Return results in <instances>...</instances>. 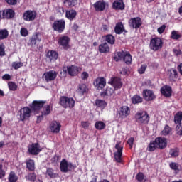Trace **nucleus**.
<instances>
[{
  "label": "nucleus",
  "instance_id": "1",
  "mask_svg": "<svg viewBox=\"0 0 182 182\" xmlns=\"http://www.w3.org/2000/svg\"><path fill=\"white\" fill-rule=\"evenodd\" d=\"M135 122L138 124H149L150 116L146 111L136 112L134 115Z\"/></svg>",
  "mask_w": 182,
  "mask_h": 182
},
{
  "label": "nucleus",
  "instance_id": "2",
  "mask_svg": "<svg viewBox=\"0 0 182 182\" xmlns=\"http://www.w3.org/2000/svg\"><path fill=\"white\" fill-rule=\"evenodd\" d=\"M59 105L64 109H73L75 107V100L73 97L61 96L59 99Z\"/></svg>",
  "mask_w": 182,
  "mask_h": 182
},
{
  "label": "nucleus",
  "instance_id": "3",
  "mask_svg": "<svg viewBox=\"0 0 182 182\" xmlns=\"http://www.w3.org/2000/svg\"><path fill=\"white\" fill-rule=\"evenodd\" d=\"M149 48L154 52H157V50L163 48V41L159 37L151 38L149 43Z\"/></svg>",
  "mask_w": 182,
  "mask_h": 182
},
{
  "label": "nucleus",
  "instance_id": "4",
  "mask_svg": "<svg viewBox=\"0 0 182 182\" xmlns=\"http://www.w3.org/2000/svg\"><path fill=\"white\" fill-rule=\"evenodd\" d=\"M46 104L45 100H33L31 104H29V107L34 113H39Z\"/></svg>",
  "mask_w": 182,
  "mask_h": 182
},
{
  "label": "nucleus",
  "instance_id": "5",
  "mask_svg": "<svg viewBox=\"0 0 182 182\" xmlns=\"http://www.w3.org/2000/svg\"><path fill=\"white\" fill-rule=\"evenodd\" d=\"M32 115V109L29 107H24L20 109V120L25 122L29 120Z\"/></svg>",
  "mask_w": 182,
  "mask_h": 182
},
{
  "label": "nucleus",
  "instance_id": "6",
  "mask_svg": "<svg viewBox=\"0 0 182 182\" xmlns=\"http://www.w3.org/2000/svg\"><path fill=\"white\" fill-rule=\"evenodd\" d=\"M65 26H66V22L64 19L55 21L52 25L53 29L58 33H62L65 31Z\"/></svg>",
  "mask_w": 182,
  "mask_h": 182
},
{
  "label": "nucleus",
  "instance_id": "7",
  "mask_svg": "<svg viewBox=\"0 0 182 182\" xmlns=\"http://www.w3.org/2000/svg\"><path fill=\"white\" fill-rule=\"evenodd\" d=\"M28 151L31 156H38V154L42 151V148L41 147V144H39V143H32L31 144L28 145Z\"/></svg>",
  "mask_w": 182,
  "mask_h": 182
},
{
  "label": "nucleus",
  "instance_id": "8",
  "mask_svg": "<svg viewBox=\"0 0 182 182\" xmlns=\"http://www.w3.org/2000/svg\"><path fill=\"white\" fill-rule=\"evenodd\" d=\"M129 28L132 29H139L141 25H143V21L140 17H134L129 20L128 21Z\"/></svg>",
  "mask_w": 182,
  "mask_h": 182
},
{
  "label": "nucleus",
  "instance_id": "9",
  "mask_svg": "<svg viewBox=\"0 0 182 182\" xmlns=\"http://www.w3.org/2000/svg\"><path fill=\"white\" fill-rule=\"evenodd\" d=\"M117 113L122 120L130 116V108L128 106L124 105L117 110Z\"/></svg>",
  "mask_w": 182,
  "mask_h": 182
},
{
  "label": "nucleus",
  "instance_id": "10",
  "mask_svg": "<svg viewBox=\"0 0 182 182\" xmlns=\"http://www.w3.org/2000/svg\"><path fill=\"white\" fill-rule=\"evenodd\" d=\"M15 16V11L12 9H6L0 11V19H12Z\"/></svg>",
  "mask_w": 182,
  "mask_h": 182
},
{
  "label": "nucleus",
  "instance_id": "11",
  "mask_svg": "<svg viewBox=\"0 0 182 182\" xmlns=\"http://www.w3.org/2000/svg\"><path fill=\"white\" fill-rule=\"evenodd\" d=\"M36 15L35 10H26L23 14V19L26 22H32L36 19Z\"/></svg>",
  "mask_w": 182,
  "mask_h": 182
},
{
  "label": "nucleus",
  "instance_id": "12",
  "mask_svg": "<svg viewBox=\"0 0 182 182\" xmlns=\"http://www.w3.org/2000/svg\"><path fill=\"white\" fill-rule=\"evenodd\" d=\"M69 42H70V38L68 36H63L58 38V44L62 46L64 50H68L70 48Z\"/></svg>",
  "mask_w": 182,
  "mask_h": 182
},
{
  "label": "nucleus",
  "instance_id": "13",
  "mask_svg": "<svg viewBox=\"0 0 182 182\" xmlns=\"http://www.w3.org/2000/svg\"><path fill=\"white\" fill-rule=\"evenodd\" d=\"M63 71L65 73H68L70 76H77L79 73V67L76 65H70L63 68Z\"/></svg>",
  "mask_w": 182,
  "mask_h": 182
},
{
  "label": "nucleus",
  "instance_id": "14",
  "mask_svg": "<svg viewBox=\"0 0 182 182\" xmlns=\"http://www.w3.org/2000/svg\"><path fill=\"white\" fill-rule=\"evenodd\" d=\"M108 83L111 86H113L114 90H119V89H122V87L123 86L122 80L118 77H112Z\"/></svg>",
  "mask_w": 182,
  "mask_h": 182
},
{
  "label": "nucleus",
  "instance_id": "15",
  "mask_svg": "<svg viewBox=\"0 0 182 182\" xmlns=\"http://www.w3.org/2000/svg\"><path fill=\"white\" fill-rule=\"evenodd\" d=\"M117 152L114 153V159L117 163H122V156H123V146H120V144L117 143L115 145Z\"/></svg>",
  "mask_w": 182,
  "mask_h": 182
},
{
  "label": "nucleus",
  "instance_id": "16",
  "mask_svg": "<svg viewBox=\"0 0 182 182\" xmlns=\"http://www.w3.org/2000/svg\"><path fill=\"white\" fill-rule=\"evenodd\" d=\"M93 85L98 90H102L106 86V80L103 77H97L94 80Z\"/></svg>",
  "mask_w": 182,
  "mask_h": 182
},
{
  "label": "nucleus",
  "instance_id": "17",
  "mask_svg": "<svg viewBox=\"0 0 182 182\" xmlns=\"http://www.w3.org/2000/svg\"><path fill=\"white\" fill-rule=\"evenodd\" d=\"M161 94L164 97H171L173 95V88L169 85H164L160 90Z\"/></svg>",
  "mask_w": 182,
  "mask_h": 182
},
{
  "label": "nucleus",
  "instance_id": "18",
  "mask_svg": "<svg viewBox=\"0 0 182 182\" xmlns=\"http://www.w3.org/2000/svg\"><path fill=\"white\" fill-rule=\"evenodd\" d=\"M155 143H156V146L161 150H163V149H166L167 147V139L164 137H156L155 139Z\"/></svg>",
  "mask_w": 182,
  "mask_h": 182
},
{
  "label": "nucleus",
  "instance_id": "19",
  "mask_svg": "<svg viewBox=\"0 0 182 182\" xmlns=\"http://www.w3.org/2000/svg\"><path fill=\"white\" fill-rule=\"evenodd\" d=\"M43 76L46 82H52V80H55V79H56V77L58 76V73H56V71L55 70H50L45 73L43 74Z\"/></svg>",
  "mask_w": 182,
  "mask_h": 182
},
{
  "label": "nucleus",
  "instance_id": "20",
  "mask_svg": "<svg viewBox=\"0 0 182 182\" xmlns=\"http://www.w3.org/2000/svg\"><path fill=\"white\" fill-rule=\"evenodd\" d=\"M42 39L41 38V34L38 32H36L30 39L31 46H38Z\"/></svg>",
  "mask_w": 182,
  "mask_h": 182
},
{
  "label": "nucleus",
  "instance_id": "21",
  "mask_svg": "<svg viewBox=\"0 0 182 182\" xmlns=\"http://www.w3.org/2000/svg\"><path fill=\"white\" fill-rule=\"evenodd\" d=\"M126 5L123 0H115L112 4V9L115 11H124Z\"/></svg>",
  "mask_w": 182,
  "mask_h": 182
},
{
  "label": "nucleus",
  "instance_id": "22",
  "mask_svg": "<svg viewBox=\"0 0 182 182\" xmlns=\"http://www.w3.org/2000/svg\"><path fill=\"white\" fill-rule=\"evenodd\" d=\"M143 96L148 102H151V100H154V99H156L154 92L151 90H144L143 91Z\"/></svg>",
  "mask_w": 182,
  "mask_h": 182
},
{
  "label": "nucleus",
  "instance_id": "23",
  "mask_svg": "<svg viewBox=\"0 0 182 182\" xmlns=\"http://www.w3.org/2000/svg\"><path fill=\"white\" fill-rule=\"evenodd\" d=\"M61 127L60 123L56 121H53L50 124V129L53 133H59Z\"/></svg>",
  "mask_w": 182,
  "mask_h": 182
},
{
  "label": "nucleus",
  "instance_id": "24",
  "mask_svg": "<svg viewBox=\"0 0 182 182\" xmlns=\"http://www.w3.org/2000/svg\"><path fill=\"white\" fill-rule=\"evenodd\" d=\"M114 89L107 87L104 91L100 92V96L104 97V99H107V97H110L114 93Z\"/></svg>",
  "mask_w": 182,
  "mask_h": 182
},
{
  "label": "nucleus",
  "instance_id": "25",
  "mask_svg": "<svg viewBox=\"0 0 182 182\" xmlns=\"http://www.w3.org/2000/svg\"><path fill=\"white\" fill-rule=\"evenodd\" d=\"M76 15H77V12L73 9L65 11V18L69 21H73L76 18Z\"/></svg>",
  "mask_w": 182,
  "mask_h": 182
},
{
  "label": "nucleus",
  "instance_id": "26",
  "mask_svg": "<svg viewBox=\"0 0 182 182\" xmlns=\"http://www.w3.org/2000/svg\"><path fill=\"white\" fill-rule=\"evenodd\" d=\"M94 8L97 12H102L106 9V3L105 1H98L94 4Z\"/></svg>",
  "mask_w": 182,
  "mask_h": 182
},
{
  "label": "nucleus",
  "instance_id": "27",
  "mask_svg": "<svg viewBox=\"0 0 182 182\" xmlns=\"http://www.w3.org/2000/svg\"><path fill=\"white\" fill-rule=\"evenodd\" d=\"M41 109V114H43V116H49V114L53 110V105H44Z\"/></svg>",
  "mask_w": 182,
  "mask_h": 182
},
{
  "label": "nucleus",
  "instance_id": "28",
  "mask_svg": "<svg viewBox=\"0 0 182 182\" xmlns=\"http://www.w3.org/2000/svg\"><path fill=\"white\" fill-rule=\"evenodd\" d=\"M98 50L100 53H109L110 52V47H109L107 43L105 42L99 46Z\"/></svg>",
  "mask_w": 182,
  "mask_h": 182
},
{
  "label": "nucleus",
  "instance_id": "29",
  "mask_svg": "<svg viewBox=\"0 0 182 182\" xmlns=\"http://www.w3.org/2000/svg\"><path fill=\"white\" fill-rule=\"evenodd\" d=\"M169 73V80L171 82H176L178 79V73L175 68H172L168 70Z\"/></svg>",
  "mask_w": 182,
  "mask_h": 182
},
{
  "label": "nucleus",
  "instance_id": "30",
  "mask_svg": "<svg viewBox=\"0 0 182 182\" xmlns=\"http://www.w3.org/2000/svg\"><path fill=\"white\" fill-rule=\"evenodd\" d=\"M26 168L28 171H35L36 167L35 166V160L29 159L26 161Z\"/></svg>",
  "mask_w": 182,
  "mask_h": 182
},
{
  "label": "nucleus",
  "instance_id": "31",
  "mask_svg": "<svg viewBox=\"0 0 182 182\" xmlns=\"http://www.w3.org/2000/svg\"><path fill=\"white\" fill-rule=\"evenodd\" d=\"M68 166V161L65 159H62L60 163V170L61 173H68V171H69Z\"/></svg>",
  "mask_w": 182,
  "mask_h": 182
},
{
  "label": "nucleus",
  "instance_id": "32",
  "mask_svg": "<svg viewBox=\"0 0 182 182\" xmlns=\"http://www.w3.org/2000/svg\"><path fill=\"white\" fill-rule=\"evenodd\" d=\"M114 32L117 35H122L124 32H126L124 30V26H123V23L119 22L116 24L114 28Z\"/></svg>",
  "mask_w": 182,
  "mask_h": 182
},
{
  "label": "nucleus",
  "instance_id": "33",
  "mask_svg": "<svg viewBox=\"0 0 182 182\" xmlns=\"http://www.w3.org/2000/svg\"><path fill=\"white\" fill-rule=\"evenodd\" d=\"M125 50L117 51L114 53L113 59L115 62H120L123 60V58L124 56Z\"/></svg>",
  "mask_w": 182,
  "mask_h": 182
},
{
  "label": "nucleus",
  "instance_id": "34",
  "mask_svg": "<svg viewBox=\"0 0 182 182\" xmlns=\"http://www.w3.org/2000/svg\"><path fill=\"white\" fill-rule=\"evenodd\" d=\"M47 58L52 62V60H57L58 58H59V55L58 52L55 50H49L46 54Z\"/></svg>",
  "mask_w": 182,
  "mask_h": 182
},
{
  "label": "nucleus",
  "instance_id": "35",
  "mask_svg": "<svg viewBox=\"0 0 182 182\" xmlns=\"http://www.w3.org/2000/svg\"><path fill=\"white\" fill-rule=\"evenodd\" d=\"M122 61L124 62L126 65H132V62H133V58H132L130 52L125 51Z\"/></svg>",
  "mask_w": 182,
  "mask_h": 182
},
{
  "label": "nucleus",
  "instance_id": "36",
  "mask_svg": "<svg viewBox=\"0 0 182 182\" xmlns=\"http://www.w3.org/2000/svg\"><path fill=\"white\" fill-rule=\"evenodd\" d=\"M46 174L50 178H58L59 177V174L55 173V170L52 168H48Z\"/></svg>",
  "mask_w": 182,
  "mask_h": 182
},
{
  "label": "nucleus",
  "instance_id": "37",
  "mask_svg": "<svg viewBox=\"0 0 182 182\" xmlns=\"http://www.w3.org/2000/svg\"><path fill=\"white\" fill-rule=\"evenodd\" d=\"M76 92L78 93V95L83 96V95L87 92V87L85 84H80Z\"/></svg>",
  "mask_w": 182,
  "mask_h": 182
},
{
  "label": "nucleus",
  "instance_id": "38",
  "mask_svg": "<svg viewBox=\"0 0 182 182\" xmlns=\"http://www.w3.org/2000/svg\"><path fill=\"white\" fill-rule=\"evenodd\" d=\"M173 122L175 124H181L182 122V111H178L175 115Z\"/></svg>",
  "mask_w": 182,
  "mask_h": 182
},
{
  "label": "nucleus",
  "instance_id": "39",
  "mask_svg": "<svg viewBox=\"0 0 182 182\" xmlns=\"http://www.w3.org/2000/svg\"><path fill=\"white\" fill-rule=\"evenodd\" d=\"M95 106L100 109H105L107 106V102L105 100L97 99L95 100Z\"/></svg>",
  "mask_w": 182,
  "mask_h": 182
},
{
  "label": "nucleus",
  "instance_id": "40",
  "mask_svg": "<svg viewBox=\"0 0 182 182\" xmlns=\"http://www.w3.org/2000/svg\"><path fill=\"white\" fill-rule=\"evenodd\" d=\"M159 149V146H157V144L156 141H150L149 144L148 145L146 150L148 151H154Z\"/></svg>",
  "mask_w": 182,
  "mask_h": 182
},
{
  "label": "nucleus",
  "instance_id": "41",
  "mask_svg": "<svg viewBox=\"0 0 182 182\" xmlns=\"http://www.w3.org/2000/svg\"><path fill=\"white\" fill-rule=\"evenodd\" d=\"M105 41L109 45H114L116 43V38L112 34L105 36Z\"/></svg>",
  "mask_w": 182,
  "mask_h": 182
},
{
  "label": "nucleus",
  "instance_id": "42",
  "mask_svg": "<svg viewBox=\"0 0 182 182\" xmlns=\"http://www.w3.org/2000/svg\"><path fill=\"white\" fill-rule=\"evenodd\" d=\"M132 102L133 105H139L143 102V98L140 95H136L132 97Z\"/></svg>",
  "mask_w": 182,
  "mask_h": 182
},
{
  "label": "nucleus",
  "instance_id": "43",
  "mask_svg": "<svg viewBox=\"0 0 182 182\" xmlns=\"http://www.w3.org/2000/svg\"><path fill=\"white\" fill-rule=\"evenodd\" d=\"M95 127L97 130H103L106 128V124L102 121H97L95 124Z\"/></svg>",
  "mask_w": 182,
  "mask_h": 182
},
{
  "label": "nucleus",
  "instance_id": "44",
  "mask_svg": "<svg viewBox=\"0 0 182 182\" xmlns=\"http://www.w3.org/2000/svg\"><path fill=\"white\" fill-rule=\"evenodd\" d=\"M8 181L9 182H16L18 181V176H16V173H15V172L11 171L9 175Z\"/></svg>",
  "mask_w": 182,
  "mask_h": 182
},
{
  "label": "nucleus",
  "instance_id": "45",
  "mask_svg": "<svg viewBox=\"0 0 182 182\" xmlns=\"http://www.w3.org/2000/svg\"><path fill=\"white\" fill-rule=\"evenodd\" d=\"M9 36V33L8 32V30L6 29H1L0 30V41H2L4 39H6Z\"/></svg>",
  "mask_w": 182,
  "mask_h": 182
},
{
  "label": "nucleus",
  "instance_id": "46",
  "mask_svg": "<svg viewBox=\"0 0 182 182\" xmlns=\"http://www.w3.org/2000/svg\"><path fill=\"white\" fill-rule=\"evenodd\" d=\"M64 4H67L70 8H73L77 4V0H64Z\"/></svg>",
  "mask_w": 182,
  "mask_h": 182
},
{
  "label": "nucleus",
  "instance_id": "47",
  "mask_svg": "<svg viewBox=\"0 0 182 182\" xmlns=\"http://www.w3.org/2000/svg\"><path fill=\"white\" fill-rule=\"evenodd\" d=\"M171 133V127L168 125H166L162 131V134L164 136H168Z\"/></svg>",
  "mask_w": 182,
  "mask_h": 182
},
{
  "label": "nucleus",
  "instance_id": "48",
  "mask_svg": "<svg viewBox=\"0 0 182 182\" xmlns=\"http://www.w3.org/2000/svg\"><path fill=\"white\" fill-rule=\"evenodd\" d=\"M8 86H9V90H11L12 92H15L18 89V85H16V83L12 81L8 83Z\"/></svg>",
  "mask_w": 182,
  "mask_h": 182
},
{
  "label": "nucleus",
  "instance_id": "49",
  "mask_svg": "<svg viewBox=\"0 0 182 182\" xmlns=\"http://www.w3.org/2000/svg\"><path fill=\"white\" fill-rule=\"evenodd\" d=\"M22 66H23V63L22 62L15 61L11 64V67L14 68L15 70H18V69H19V68H22Z\"/></svg>",
  "mask_w": 182,
  "mask_h": 182
},
{
  "label": "nucleus",
  "instance_id": "50",
  "mask_svg": "<svg viewBox=\"0 0 182 182\" xmlns=\"http://www.w3.org/2000/svg\"><path fill=\"white\" fill-rule=\"evenodd\" d=\"M169 154L171 156V157H178V149H177L176 148L171 149L169 151Z\"/></svg>",
  "mask_w": 182,
  "mask_h": 182
},
{
  "label": "nucleus",
  "instance_id": "51",
  "mask_svg": "<svg viewBox=\"0 0 182 182\" xmlns=\"http://www.w3.org/2000/svg\"><path fill=\"white\" fill-rule=\"evenodd\" d=\"M169 167L171 170H174L175 171H179V165L176 162H171L169 164Z\"/></svg>",
  "mask_w": 182,
  "mask_h": 182
},
{
  "label": "nucleus",
  "instance_id": "52",
  "mask_svg": "<svg viewBox=\"0 0 182 182\" xmlns=\"http://www.w3.org/2000/svg\"><path fill=\"white\" fill-rule=\"evenodd\" d=\"M26 178L27 180H29V181H36V173H30L28 174L27 176H26Z\"/></svg>",
  "mask_w": 182,
  "mask_h": 182
},
{
  "label": "nucleus",
  "instance_id": "53",
  "mask_svg": "<svg viewBox=\"0 0 182 182\" xmlns=\"http://www.w3.org/2000/svg\"><path fill=\"white\" fill-rule=\"evenodd\" d=\"M5 176H6V172L4 169V165L2 164V163H0V180L4 178Z\"/></svg>",
  "mask_w": 182,
  "mask_h": 182
},
{
  "label": "nucleus",
  "instance_id": "54",
  "mask_svg": "<svg viewBox=\"0 0 182 182\" xmlns=\"http://www.w3.org/2000/svg\"><path fill=\"white\" fill-rule=\"evenodd\" d=\"M171 39H174L175 41H177L181 38V35L178 34L177 31H173L171 34Z\"/></svg>",
  "mask_w": 182,
  "mask_h": 182
},
{
  "label": "nucleus",
  "instance_id": "55",
  "mask_svg": "<svg viewBox=\"0 0 182 182\" xmlns=\"http://www.w3.org/2000/svg\"><path fill=\"white\" fill-rule=\"evenodd\" d=\"M146 69H147V65L143 64L138 69V73H139V75H143L145 73Z\"/></svg>",
  "mask_w": 182,
  "mask_h": 182
},
{
  "label": "nucleus",
  "instance_id": "56",
  "mask_svg": "<svg viewBox=\"0 0 182 182\" xmlns=\"http://www.w3.org/2000/svg\"><path fill=\"white\" fill-rule=\"evenodd\" d=\"M176 124V132L178 136H182V123Z\"/></svg>",
  "mask_w": 182,
  "mask_h": 182
},
{
  "label": "nucleus",
  "instance_id": "57",
  "mask_svg": "<svg viewBox=\"0 0 182 182\" xmlns=\"http://www.w3.org/2000/svg\"><path fill=\"white\" fill-rule=\"evenodd\" d=\"M136 178L139 182H143V180H144V173L139 172L136 174Z\"/></svg>",
  "mask_w": 182,
  "mask_h": 182
},
{
  "label": "nucleus",
  "instance_id": "58",
  "mask_svg": "<svg viewBox=\"0 0 182 182\" xmlns=\"http://www.w3.org/2000/svg\"><path fill=\"white\" fill-rule=\"evenodd\" d=\"M0 56H5V45L4 43L0 45Z\"/></svg>",
  "mask_w": 182,
  "mask_h": 182
},
{
  "label": "nucleus",
  "instance_id": "59",
  "mask_svg": "<svg viewBox=\"0 0 182 182\" xmlns=\"http://www.w3.org/2000/svg\"><path fill=\"white\" fill-rule=\"evenodd\" d=\"M20 33L21 36H28V29H26V28H21L20 31Z\"/></svg>",
  "mask_w": 182,
  "mask_h": 182
},
{
  "label": "nucleus",
  "instance_id": "60",
  "mask_svg": "<svg viewBox=\"0 0 182 182\" xmlns=\"http://www.w3.org/2000/svg\"><path fill=\"white\" fill-rule=\"evenodd\" d=\"M166 31V25H162L161 27L158 28L157 32L161 35V33H164V31Z\"/></svg>",
  "mask_w": 182,
  "mask_h": 182
},
{
  "label": "nucleus",
  "instance_id": "61",
  "mask_svg": "<svg viewBox=\"0 0 182 182\" xmlns=\"http://www.w3.org/2000/svg\"><path fill=\"white\" fill-rule=\"evenodd\" d=\"M8 5L15 6L18 4V0H5Z\"/></svg>",
  "mask_w": 182,
  "mask_h": 182
},
{
  "label": "nucleus",
  "instance_id": "62",
  "mask_svg": "<svg viewBox=\"0 0 182 182\" xmlns=\"http://www.w3.org/2000/svg\"><path fill=\"white\" fill-rule=\"evenodd\" d=\"M60 160V156L55 155L52 159L51 161L52 163H58Z\"/></svg>",
  "mask_w": 182,
  "mask_h": 182
},
{
  "label": "nucleus",
  "instance_id": "63",
  "mask_svg": "<svg viewBox=\"0 0 182 182\" xmlns=\"http://www.w3.org/2000/svg\"><path fill=\"white\" fill-rule=\"evenodd\" d=\"M89 77V74L87 72H83L81 75L82 80H86Z\"/></svg>",
  "mask_w": 182,
  "mask_h": 182
},
{
  "label": "nucleus",
  "instance_id": "64",
  "mask_svg": "<svg viewBox=\"0 0 182 182\" xmlns=\"http://www.w3.org/2000/svg\"><path fill=\"white\" fill-rule=\"evenodd\" d=\"M89 122H82L81 126L83 127V129H87L89 127Z\"/></svg>",
  "mask_w": 182,
  "mask_h": 182
}]
</instances>
